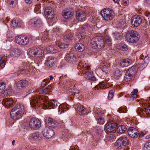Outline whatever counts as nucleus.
Listing matches in <instances>:
<instances>
[{"label":"nucleus","instance_id":"0eeeda50","mask_svg":"<svg viewBox=\"0 0 150 150\" xmlns=\"http://www.w3.org/2000/svg\"><path fill=\"white\" fill-rule=\"evenodd\" d=\"M41 125L40 120L36 118H32L29 122L30 127L32 129L37 130L38 129Z\"/></svg>","mask_w":150,"mask_h":150},{"label":"nucleus","instance_id":"ddd939ff","mask_svg":"<svg viewBox=\"0 0 150 150\" xmlns=\"http://www.w3.org/2000/svg\"><path fill=\"white\" fill-rule=\"evenodd\" d=\"M129 135L132 138H137L138 135V131L134 127H130L127 131Z\"/></svg>","mask_w":150,"mask_h":150},{"label":"nucleus","instance_id":"4d7b16f0","mask_svg":"<svg viewBox=\"0 0 150 150\" xmlns=\"http://www.w3.org/2000/svg\"><path fill=\"white\" fill-rule=\"evenodd\" d=\"M42 41V42L45 41L46 42H47V35H44L42 37L41 39Z\"/></svg>","mask_w":150,"mask_h":150},{"label":"nucleus","instance_id":"20e7f679","mask_svg":"<svg viewBox=\"0 0 150 150\" xmlns=\"http://www.w3.org/2000/svg\"><path fill=\"white\" fill-rule=\"evenodd\" d=\"M104 40L100 37H96L93 38L91 41V45L95 49H100L104 45Z\"/></svg>","mask_w":150,"mask_h":150},{"label":"nucleus","instance_id":"5701e85b","mask_svg":"<svg viewBox=\"0 0 150 150\" xmlns=\"http://www.w3.org/2000/svg\"><path fill=\"white\" fill-rule=\"evenodd\" d=\"M14 101L11 98H6L3 99L2 103L6 107H9L11 105H13Z\"/></svg>","mask_w":150,"mask_h":150},{"label":"nucleus","instance_id":"412c9836","mask_svg":"<svg viewBox=\"0 0 150 150\" xmlns=\"http://www.w3.org/2000/svg\"><path fill=\"white\" fill-rule=\"evenodd\" d=\"M65 60L68 62L71 63L75 62V57L73 53L70 52L68 53L65 57Z\"/></svg>","mask_w":150,"mask_h":150},{"label":"nucleus","instance_id":"e2e57ef3","mask_svg":"<svg viewBox=\"0 0 150 150\" xmlns=\"http://www.w3.org/2000/svg\"><path fill=\"white\" fill-rule=\"evenodd\" d=\"M84 66V65L83 64L82 65V67H83V68H81V69H80L81 71H80V72L79 74L80 75H82V74L83 75L84 74V71H83V70L84 69L83 68Z\"/></svg>","mask_w":150,"mask_h":150},{"label":"nucleus","instance_id":"052dcab7","mask_svg":"<svg viewBox=\"0 0 150 150\" xmlns=\"http://www.w3.org/2000/svg\"><path fill=\"white\" fill-rule=\"evenodd\" d=\"M127 67L132 64V61L129 59H126Z\"/></svg>","mask_w":150,"mask_h":150},{"label":"nucleus","instance_id":"79ce46f5","mask_svg":"<svg viewBox=\"0 0 150 150\" xmlns=\"http://www.w3.org/2000/svg\"><path fill=\"white\" fill-rule=\"evenodd\" d=\"M113 35L115 38L117 40H120L122 38V35L119 33H113Z\"/></svg>","mask_w":150,"mask_h":150},{"label":"nucleus","instance_id":"ea45409f","mask_svg":"<svg viewBox=\"0 0 150 150\" xmlns=\"http://www.w3.org/2000/svg\"><path fill=\"white\" fill-rule=\"evenodd\" d=\"M35 53H36V48L29 50L28 54L30 57H34L36 58Z\"/></svg>","mask_w":150,"mask_h":150},{"label":"nucleus","instance_id":"5fc2aeb1","mask_svg":"<svg viewBox=\"0 0 150 150\" xmlns=\"http://www.w3.org/2000/svg\"><path fill=\"white\" fill-rule=\"evenodd\" d=\"M52 31L53 33H56V34H58V33L60 32V30L59 28L56 27L55 28H53Z\"/></svg>","mask_w":150,"mask_h":150},{"label":"nucleus","instance_id":"f03ea898","mask_svg":"<svg viewBox=\"0 0 150 150\" xmlns=\"http://www.w3.org/2000/svg\"><path fill=\"white\" fill-rule=\"evenodd\" d=\"M24 106L21 104L16 105L11 110L10 115L12 118L14 120L17 119L22 116Z\"/></svg>","mask_w":150,"mask_h":150},{"label":"nucleus","instance_id":"58836bf2","mask_svg":"<svg viewBox=\"0 0 150 150\" xmlns=\"http://www.w3.org/2000/svg\"><path fill=\"white\" fill-rule=\"evenodd\" d=\"M133 76L132 75V74L127 73L126 72L125 76L124 79L126 81H130Z\"/></svg>","mask_w":150,"mask_h":150},{"label":"nucleus","instance_id":"bb28decb","mask_svg":"<svg viewBox=\"0 0 150 150\" xmlns=\"http://www.w3.org/2000/svg\"><path fill=\"white\" fill-rule=\"evenodd\" d=\"M110 64L107 62H105L103 63L102 67H101V69L104 72L107 73L109 70Z\"/></svg>","mask_w":150,"mask_h":150},{"label":"nucleus","instance_id":"8fccbe9b","mask_svg":"<svg viewBox=\"0 0 150 150\" xmlns=\"http://www.w3.org/2000/svg\"><path fill=\"white\" fill-rule=\"evenodd\" d=\"M114 93V91L113 90H111L110 91L108 96V99L109 100H110L113 97Z\"/></svg>","mask_w":150,"mask_h":150},{"label":"nucleus","instance_id":"cd10ccee","mask_svg":"<svg viewBox=\"0 0 150 150\" xmlns=\"http://www.w3.org/2000/svg\"><path fill=\"white\" fill-rule=\"evenodd\" d=\"M107 82L105 81H103L99 83V84L96 86L95 87V88L98 89H103L106 88Z\"/></svg>","mask_w":150,"mask_h":150},{"label":"nucleus","instance_id":"774afa93","mask_svg":"<svg viewBox=\"0 0 150 150\" xmlns=\"http://www.w3.org/2000/svg\"><path fill=\"white\" fill-rule=\"evenodd\" d=\"M68 46L67 44H62L60 45L59 47L62 48H65L67 47Z\"/></svg>","mask_w":150,"mask_h":150},{"label":"nucleus","instance_id":"6ab92c4d","mask_svg":"<svg viewBox=\"0 0 150 150\" xmlns=\"http://www.w3.org/2000/svg\"><path fill=\"white\" fill-rule=\"evenodd\" d=\"M36 59L39 62H40L42 58V56L43 55V52L42 50L39 48H36Z\"/></svg>","mask_w":150,"mask_h":150},{"label":"nucleus","instance_id":"09e8293b","mask_svg":"<svg viewBox=\"0 0 150 150\" xmlns=\"http://www.w3.org/2000/svg\"><path fill=\"white\" fill-rule=\"evenodd\" d=\"M104 39L108 45H110L111 44V40L108 36L106 35L104 38Z\"/></svg>","mask_w":150,"mask_h":150},{"label":"nucleus","instance_id":"4be33fe9","mask_svg":"<svg viewBox=\"0 0 150 150\" xmlns=\"http://www.w3.org/2000/svg\"><path fill=\"white\" fill-rule=\"evenodd\" d=\"M117 126L116 123H112L108 124L105 126V129L108 132L113 131Z\"/></svg>","mask_w":150,"mask_h":150},{"label":"nucleus","instance_id":"6e6552de","mask_svg":"<svg viewBox=\"0 0 150 150\" xmlns=\"http://www.w3.org/2000/svg\"><path fill=\"white\" fill-rule=\"evenodd\" d=\"M86 76V78L87 79L89 80L95 81L96 79L93 75L92 72L91 70L90 67L87 65L85 63V76Z\"/></svg>","mask_w":150,"mask_h":150},{"label":"nucleus","instance_id":"1a4fd4ad","mask_svg":"<svg viewBox=\"0 0 150 150\" xmlns=\"http://www.w3.org/2000/svg\"><path fill=\"white\" fill-rule=\"evenodd\" d=\"M15 40L17 44L21 45H26L29 42V39L27 36H16L15 38Z\"/></svg>","mask_w":150,"mask_h":150},{"label":"nucleus","instance_id":"7ed1b4c3","mask_svg":"<svg viewBox=\"0 0 150 150\" xmlns=\"http://www.w3.org/2000/svg\"><path fill=\"white\" fill-rule=\"evenodd\" d=\"M139 33L135 30L129 31L126 34V39L127 41L132 43L137 42L139 40Z\"/></svg>","mask_w":150,"mask_h":150},{"label":"nucleus","instance_id":"473e14b6","mask_svg":"<svg viewBox=\"0 0 150 150\" xmlns=\"http://www.w3.org/2000/svg\"><path fill=\"white\" fill-rule=\"evenodd\" d=\"M103 130L100 128L99 127H97L96 130V136L95 137L96 138V140L97 139L99 138H101L102 136H101V134H102Z\"/></svg>","mask_w":150,"mask_h":150},{"label":"nucleus","instance_id":"f704fd0d","mask_svg":"<svg viewBox=\"0 0 150 150\" xmlns=\"http://www.w3.org/2000/svg\"><path fill=\"white\" fill-rule=\"evenodd\" d=\"M122 75V71L119 70H116L114 74V77L115 79H119Z\"/></svg>","mask_w":150,"mask_h":150},{"label":"nucleus","instance_id":"f257e3e1","mask_svg":"<svg viewBox=\"0 0 150 150\" xmlns=\"http://www.w3.org/2000/svg\"><path fill=\"white\" fill-rule=\"evenodd\" d=\"M48 97L45 96H38L35 97H33L31 101L30 102V104L33 107L36 106V104H38L41 100L42 102L45 103L44 105L46 108L50 106L54 108L55 106H59L58 112L60 114L63 113L64 111L68 110L69 105L67 104H62L59 105L57 100H48Z\"/></svg>","mask_w":150,"mask_h":150},{"label":"nucleus","instance_id":"2f4dec72","mask_svg":"<svg viewBox=\"0 0 150 150\" xmlns=\"http://www.w3.org/2000/svg\"><path fill=\"white\" fill-rule=\"evenodd\" d=\"M126 129L127 128L125 126L121 125L118 126L117 131V133L122 134L125 132Z\"/></svg>","mask_w":150,"mask_h":150},{"label":"nucleus","instance_id":"b1692460","mask_svg":"<svg viewBox=\"0 0 150 150\" xmlns=\"http://www.w3.org/2000/svg\"><path fill=\"white\" fill-rule=\"evenodd\" d=\"M149 61V57L147 56H145L142 63L141 64L139 67L140 70H142L146 67Z\"/></svg>","mask_w":150,"mask_h":150},{"label":"nucleus","instance_id":"4c0bfd02","mask_svg":"<svg viewBox=\"0 0 150 150\" xmlns=\"http://www.w3.org/2000/svg\"><path fill=\"white\" fill-rule=\"evenodd\" d=\"M84 109L83 106L81 105H79L78 106L77 108V110L79 112V114L80 115H82L83 114Z\"/></svg>","mask_w":150,"mask_h":150},{"label":"nucleus","instance_id":"680f3d73","mask_svg":"<svg viewBox=\"0 0 150 150\" xmlns=\"http://www.w3.org/2000/svg\"><path fill=\"white\" fill-rule=\"evenodd\" d=\"M47 82H46V80H44L42 83L41 84V87L43 88L47 84Z\"/></svg>","mask_w":150,"mask_h":150},{"label":"nucleus","instance_id":"a878e982","mask_svg":"<svg viewBox=\"0 0 150 150\" xmlns=\"http://www.w3.org/2000/svg\"><path fill=\"white\" fill-rule=\"evenodd\" d=\"M73 38V36L70 32H67L64 37V40L67 42H69L72 40Z\"/></svg>","mask_w":150,"mask_h":150},{"label":"nucleus","instance_id":"7c9ffc66","mask_svg":"<svg viewBox=\"0 0 150 150\" xmlns=\"http://www.w3.org/2000/svg\"><path fill=\"white\" fill-rule=\"evenodd\" d=\"M75 48L76 50L81 52L84 50V46L81 43H77L76 45Z\"/></svg>","mask_w":150,"mask_h":150},{"label":"nucleus","instance_id":"bf43d9fd","mask_svg":"<svg viewBox=\"0 0 150 150\" xmlns=\"http://www.w3.org/2000/svg\"><path fill=\"white\" fill-rule=\"evenodd\" d=\"M113 138V134H110L107 137V139L108 141L111 140Z\"/></svg>","mask_w":150,"mask_h":150},{"label":"nucleus","instance_id":"c03bdc74","mask_svg":"<svg viewBox=\"0 0 150 150\" xmlns=\"http://www.w3.org/2000/svg\"><path fill=\"white\" fill-rule=\"evenodd\" d=\"M68 136L69 134L67 133V130H65V131H64L63 133L62 134L61 138L63 140H64L65 139H68Z\"/></svg>","mask_w":150,"mask_h":150},{"label":"nucleus","instance_id":"a19ab883","mask_svg":"<svg viewBox=\"0 0 150 150\" xmlns=\"http://www.w3.org/2000/svg\"><path fill=\"white\" fill-rule=\"evenodd\" d=\"M14 37L12 31H9L8 32L7 34V38L9 41L12 40L14 39Z\"/></svg>","mask_w":150,"mask_h":150},{"label":"nucleus","instance_id":"de8ad7c7","mask_svg":"<svg viewBox=\"0 0 150 150\" xmlns=\"http://www.w3.org/2000/svg\"><path fill=\"white\" fill-rule=\"evenodd\" d=\"M118 111L120 113H126L127 111V110L126 107H122L118 109Z\"/></svg>","mask_w":150,"mask_h":150},{"label":"nucleus","instance_id":"f3484780","mask_svg":"<svg viewBox=\"0 0 150 150\" xmlns=\"http://www.w3.org/2000/svg\"><path fill=\"white\" fill-rule=\"evenodd\" d=\"M44 13L48 19H51L53 18V12L51 7H48L45 8Z\"/></svg>","mask_w":150,"mask_h":150},{"label":"nucleus","instance_id":"2eb2a0df","mask_svg":"<svg viewBox=\"0 0 150 150\" xmlns=\"http://www.w3.org/2000/svg\"><path fill=\"white\" fill-rule=\"evenodd\" d=\"M73 14L74 12L71 9H66L64 10L62 14L64 18L68 19L72 17Z\"/></svg>","mask_w":150,"mask_h":150},{"label":"nucleus","instance_id":"72a5a7b5","mask_svg":"<svg viewBox=\"0 0 150 150\" xmlns=\"http://www.w3.org/2000/svg\"><path fill=\"white\" fill-rule=\"evenodd\" d=\"M117 48L123 51H126L128 49L127 45L123 43H119L117 45Z\"/></svg>","mask_w":150,"mask_h":150},{"label":"nucleus","instance_id":"f8f14e48","mask_svg":"<svg viewBox=\"0 0 150 150\" xmlns=\"http://www.w3.org/2000/svg\"><path fill=\"white\" fill-rule=\"evenodd\" d=\"M142 22V19L139 16H134L131 19V23L134 27L138 26L141 24Z\"/></svg>","mask_w":150,"mask_h":150},{"label":"nucleus","instance_id":"0e129e2a","mask_svg":"<svg viewBox=\"0 0 150 150\" xmlns=\"http://www.w3.org/2000/svg\"><path fill=\"white\" fill-rule=\"evenodd\" d=\"M2 59V58H1L0 60V64L1 67L3 68L4 67L5 65V62L3 60H2V61H1V59Z\"/></svg>","mask_w":150,"mask_h":150},{"label":"nucleus","instance_id":"393cba45","mask_svg":"<svg viewBox=\"0 0 150 150\" xmlns=\"http://www.w3.org/2000/svg\"><path fill=\"white\" fill-rule=\"evenodd\" d=\"M54 57H48L46 62L47 66L49 67H52L54 64Z\"/></svg>","mask_w":150,"mask_h":150},{"label":"nucleus","instance_id":"c756f323","mask_svg":"<svg viewBox=\"0 0 150 150\" xmlns=\"http://www.w3.org/2000/svg\"><path fill=\"white\" fill-rule=\"evenodd\" d=\"M11 26L14 28L21 27V23L18 20L13 19L11 21Z\"/></svg>","mask_w":150,"mask_h":150},{"label":"nucleus","instance_id":"dca6fc26","mask_svg":"<svg viewBox=\"0 0 150 150\" xmlns=\"http://www.w3.org/2000/svg\"><path fill=\"white\" fill-rule=\"evenodd\" d=\"M67 76L63 75L59 77V80H60L61 83L63 85H66L67 86L70 85L72 83V81H71V79H67Z\"/></svg>","mask_w":150,"mask_h":150},{"label":"nucleus","instance_id":"3c124183","mask_svg":"<svg viewBox=\"0 0 150 150\" xmlns=\"http://www.w3.org/2000/svg\"><path fill=\"white\" fill-rule=\"evenodd\" d=\"M6 83L1 81H0V90H3L6 86Z\"/></svg>","mask_w":150,"mask_h":150},{"label":"nucleus","instance_id":"37998d69","mask_svg":"<svg viewBox=\"0 0 150 150\" xmlns=\"http://www.w3.org/2000/svg\"><path fill=\"white\" fill-rule=\"evenodd\" d=\"M125 20H121L120 21H119L118 23V26L122 28H124L125 27L126 25L125 24Z\"/></svg>","mask_w":150,"mask_h":150},{"label":"nucleus","instance_id":"338daca9","mask_svg":"<svg viewBox=\"0 0 150 150\" xmlns=\"http://www.w3.org/2000/svg\"><path fill=\"white\" fill-rule=\"evenodd\" d=\"M144 15L148 18V19L150 18V13L148 11L144 12Z\"/></svg>","mask_w":150,"mask_h":150},{"label":"nucleus","instance_id":"49530a36","mask_svg":"<svg viewBox=\"0 0 150 150\" xmlns=\"http://www.w3.org/2000/svg\"><path fill=\"white\" fill-rule=\"evenodd\" d=\"M50 91L49 88H47L45 89H42L39 91V93L41 94H46Z\"/></svg>","mask_w":150,"mask_h":150},{"label":"nucleus","instance_id":"aec40b11","mask_svg":"<svg viewBox=\"0 0 150 150\" xmlns=\"http://www.w3.org/2000/svg\"><path fill=\"white\" fill-rule=\"evenodd\" d=\"M76 17L78 20L83 22L84 20V12L81 9L77 11L76 13Z\"/></svg>","mask_w":150,"mask_h":150},{"label":"nucleus","instance_id":"6e6d98bb","mask_svg":"<svg viewBox=\"0 0 150 150\" xmlns=\"http://www.w3.org/2000/svg\"><path fill=\"white\" fill-rule=\"evenodd\" d=\"M46 50L49 52H52L53 50V48L51 46H49L46 48Z\"/></svg>","mask_w":150,"mask_h":150},{"label":"nucleus","instance_id":"a18cd8bd","mask_svg":"<svg viewBox=\"0 0 150 150\" xmlns=\"http://www.w3.org/2000/svg\"><path fill=\"white\" fill-rule=\"evenodd\" d=\"M119 65L120 66L122 67H127L126 59H123L121 60L119 63Z\"/></svg>","mask_w":150,"mask_h":150},{"label":"nucleus","instance_id":"c85d7f7f","mask_svg":"<svg viewBox=\"0 0 150 150\" xmlns=\"http://www.w3.org/2000/svg\"><path fill=\"white\" fill-rule=\"evenodd\" d=\"M20 54V51L19 50L15 49L11 51L10 55L12 57H16L19 56Z\"/></svg>","mask_w":150,"mask_h":150},{"label":"nucleus","instance_id":"13d9d810","mask_svg":"<svg viewBox=\"0 0 150 150\" xmlns=\"http://www.w3.org/2000/svg\"><path fill=\"white\" fill-rule=\"evenodd\" d=\"M144 112L147 115L150 114V107H147L145 108Z\"/></svg>","mask_w":150,"mask_h":150},{"label":"nucleus","instance_id":"a211bd4d","mask_svg":"<svg viewBox=\"0 0 150 150\" xmlns=\"http://www.w3.org/2000/svg\"><path fill=\"white\" fill-rule=\"evenodd\" d=\"M29 83V82L27 80H20L17 83V87L19 89L24 88L27 86Z\"/></svg>","mask_w":150,"mask_h":150},{"label":"nucleus","instance_id":"4468645a","mask_svg":"<svg viewBox=\"0 0 150 150\" xmlns=\"http://www.w3.org/2000/svg\"><path fill=\"white\" fill-rule=\"evenodd\" d=\"M45 122L46 124L50 127L55 128L58 125V123L57 121L51 118H46L45 120Z\"/></svg>","mask_w":150,"mask_h":150},{"label":"nucleus","instance_id":"c9c22d12","mask_svg":"<svg viewBox=\"0 0 150 150\" xmlns=\"http://www.w3.org/2000/svg\"><path fill=\"white\" fill-rule=\"evenodd\" d=\"M32 137L36 140H40L42 139L41 135L38 132H36L32 134Z\"/></svg>","mask_w":150,"mask_h":150},{"label":"nucleus","instance_id":"39448f33","mask_svg":"<svg viewBox=\"0 0 150 150\" xmlns=\"http://www.w3.org/2000/svg\"><path fill=\"white\" fill-rule=\"evenodd\" d=\"M101 14L105 20L109 21L113 19L114 13L112 10L109 8H105L101 11Z\"/></svg>","mask_w":150,"mask_h":150},{"label":"nucleus","instance_id":"864d4df0","mask_svg":"<svg viewBox=\"0 0 150 150\" xmlns=\"http://www.w3.org/2000/svg\"><path fill=\"white\" fill-rule=\"evenodd\" d=\"M97 119L98 122L101 124H103L105 122L104 119L101 117H98Z\"/></svg>","mask_w":150,"mask_h":150},{"label":"nucleus","instance_id":"9d476101","mask_svg":"<svg viewBox=\"0 0 150 150\" xmlns=\"http://www.w3.org/2000/svg\"><path fill=\"white\" fill-rule=\"evenodd\" d=\"M29 24L32 26L36 27H40L42 25L41 20L36 18H35L30 20Z\"/></svg>","mask_w":150,"mask_h":150},{"label":"nucleus","instance_id":"e433bc0d","mask_svg":"<svg viewBox=\"0 0 150 150\" xmlns=\"http://www.w3.org/2000/svg\"><path fill=\"white\" fill-rule=\"evenodd\" d=\"M127 72L134 76L136 73L135 67V66H132L128 69Z\"/></svg>","mask_w":150,"mask_h":150},{"label":"nucleus","instance_id":"423d86ee","mask_svg":"<svg viewBox=\"0 0 150 150\" xmlns=\"http://www.w3.org/2000/svg\"><path fill=\"white\" fill-rule=\"evenodd\" d=\"M129 144L128 139L125 137L122 136L115 142V145L117 148L121 149Z\"/></svg>","mask_w":150,"mask_h":150},{"label":"nucleus","instance_id":"603ef678","mask_svg":"<svg viewBox=\"0 0 150 150\" xmlns=\"http://www.w3.org/2000/svg\"><path fill=\"white\" fill-rule=\"evenodd\" d=\"M144 150H150V142L145 144L144 146Z\"/></svg>","mask_w":150,"mask_h":150},{"label":"nucleus","instance_id":"69168bd1","mask_svg":"<svg viewBox=\"0 0 150 150\" xmlns=\"http://www.w3.org/2000/svg\"><path fill=\"white\" fill-rule=\"evenodd\" d=\"M78 146H71L69 150H78Z\"/></svg>","mask_w":150,"mask_h":150},{"label":"nucleus","instance_id":"9b49d317","mask_svg":"<svg viewBox=\"0 0 150 150\" xmlns=\"http://www.w3.org/2000/svg\"><path fill=\"white\" fill-rule=\"evenodd\" d=\"M43 136L47 139H50L54 136V131L49 127H47L42 132Z\"/></svg>","mask_w":150,"mask_h":150}]
</instances>
